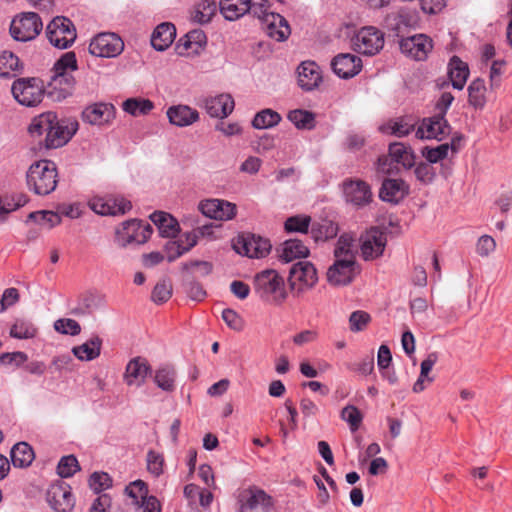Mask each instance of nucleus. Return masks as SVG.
I'll return each mask as SVG.
<instances>
[{"instance_id":"obj_1","label":"nucleus","mask_w":512,"mask_h":512,"mask_svg":"<svg viewBox=\"0 0 512 512\" xmlns=\"http://www.w3.org/2000/svg\"><path fill=\"white\" fill-rule=\"evenodd\" d=\"M78 123L72 119L58 120L54 112H46L35 117L29 127L32 136L45 134V147L55 149L64 146L76 133Z\"/></svg>"},{"instance_id":"obj_2","label":"nucleus","mask_w":512,"mask_h":512,"mask_svg":"<svg viewBox=\"0 0 512 512\" xmlns=\"http://www.w3.org/2000/svg\"><path fill=\"white\" fill-rule=\"evenodd\" d=\"M255 294L271 304H282L287 298L284 278L274 269H265L253 278Z\"/></svg>"},{"instance_id":"obj_3","label":"nucleus","mask_w":512,"mask_h":512,"mask_svg":"<svg viewBox=\"0 0 512 512\" xmlns=\"http://www.w3.org/2000/svg\"><path fill=\"white\" fill-rule=\"evenodd\" d=\"M57 168L50 160L33 163L27 171V185L37 195H48L57 186Z\"/></svg>"},{"instance_id":"obj_4","label":"nucleus","mask_w":512,"mask_h":512,"mask_svg":"<svg viewBox=\"0 0 512 512\" xmlns=\"http://www.w3.org/2000/svg\"><path fill=\"white\" fill-rule=\"evenodd\" d=\"M152 234L150 224L130 219L124 221L115 232V242L119 247L126 248L132 245H141L147 242Z\"/></svg>"},{"instance_id":"obj_5","label":"nucleus","mask_w":512,"mask_h":512,"mask_svg":"<svg viewBox=\"0 0 512 512\" xmlns=\"http://www.w3.org/2000/svg\"><path fill=\"white\" fill-rule=\"evenodd\" d=\"M11 91L19 104L34 107L43 99L44 84L36 77L19 78L13 82Z\"/></svg>"},{"instance_id":"obj_6","label":"nucleus","mask_w":512,"mask_h":512,"mask_svg":"<svg viewBox=\"0 0 512 512\" xmlns=\"http://www.w3.org/2000/svg\"><path fill=\"white\" fill-rule=\"evenodd\" d=\"M351 46L360 54L375 55L384 46V33L374 26L362 27L352 37Z\"/></svg>"},{"instance_id":"obj_7","label":"nucleus","mask_w":512,"mask_h":512,"mask_svg":"<svg viewBox=\"0 0 512 512\" xmlns=\"http://www.w3.org/2000/svg\"><path fill=\"white\" fill-rule=\"evenodd\" d=\"M46 34L49 42L59 49L70 47L77 37L72 21L63 16L55 17L47 25Z\"/></svg>"},{"instance_id":"obj_8","label":"nucleus","mask_w":512,"mask_h":512,"mask_svg":"<svg viewBox=\"0 0 512 512\" xmlns=\"http://www.w3.org/2000/svg\"><path fill=\"white\" fill-rule=\"evenodd\" d=\"M43 28V23L34 12H25L16 16L10 25L11 36L21 42L34 39Z\"/></svg>"},{"instance_id":"obj_9","label":"nucleus","mask_w":512,"mask_h":512,"mask_svg":"<svg viewBox=\"0 0 512 512\" xmlns=\"http://www.w3.org/2000/svg\"><path fill=\"white\" fill-rule=\"evenodd\" d=\"M123 40L115 33L103 32L93 37L89 44V52L96 57L114 58L122 53Z\"/></svg>"},{"instance_id":"obj_10","label":"nucleus","mask_w":512,"mask_h":512,"mask_svg":"<svg viewBox=\"0 0 512 512\" xmlns=\"http://www.w3.org/2000/svg\"><path fill=\"white\" fill-rule=\"evenodd\" d=\"M288 280L292 290L302 293L317 283V270L311 262L299 261L291 267Z\"/></svg>"},{"instance_id":"obj_11","label":"nucleus","mask_w":512,"mask_h":512,"mask_svg":"<svg viewBox=\"0 0 512 512\" xmlns=\"http://www.w3.org/2000/svg\"><path fill=\"white\" fill-rule=\"evenodd\" d=\"M387 245V235L378 228L365 231L359 239L361 256L365 261L381 257Z\"/></svg>"},{"instance_id":"obj_12","label":"nucleus","mask_w":512,"mask_h":512,"mask_svg":"<svg viewBox=\"0 0 512 512\" xmlns=\"http://www.w3.org/2000/svg\"><path fill=\"white\" fill-rule=\"evenodd\" d=\"M233 248L240 255L249 258H263L270 252L271 244L265 238L254 234H246L235 239Z\"/></svg>"},{"instance_id":"obj_13","label":"nucleus","mask_w":512,"mask_h":512,"mask_svg":"<svg viewBox=\"0 0 512 512\" xmlns=\"http://www.w3.org/2000/svg\"><path fill=\"white\" fill-rule=\"evenodd\" d=\"M88 206L99 215H122L128 212L132 205L123 197L95 195L88 200Z\"/></svg>"},{"instance_id":"obj_14","label":"nucleus","mask_w":512,"mask_h":512,"mask_svg":"<svg viewBox=\"0 0 512 512\" xmlns=\"http://www.w3.org/2000/svg\"><path fill=\"white\" fill-rule=\"evenodd\" d=\"M46 499L55 512H71L75 505V498L72 495L71 487L61 481L49 486Z\"/></svg>"},{"instance_id":"obj_15","label":"nucleus","mask_w":512,"mask_h":512,"mask_svg":"<svg viewBox=\"0 0 512 512\" xmlns=\"http://www.w3.org/2000/svg\"><path fill=\"white\" fill-rule=\"evenodd\" d=\"M359 274L357 262L334 260L326 272L327 281L331 286H347Z\"/></svg>"},{"instance_id":"obj_16","label":"nucleus","mask_w":512,"mask_h":512,"mask_svg":"<svg viewBox=\"0 0 512 512\" xmlns=\"http://www.w3.org/2000/svg\"><path fill=\"white\" fill-rule=\"evenodd\" d=\"M77 59L74 52H67L63 54L54 64L51 84L54 87L64 84L67 89H70L74 84V78L71 73L76 71Z\"/></svg>"},{"instance_id":"obj_17","label":"nucleus","mask_w":512,"mask_h":512,"mask_svg":"<svg viewBox=\"0 0 512 512\" xmlns=\"http://www.w3.org/2000/svg\"><path fill=\"white\" fill-rule=\"evenodd\" d=\"M198 209L204 216L220 221L233 219L237 211L235 204L221 199L203 200L199 203Z\"/></svg>"},{"instance_id":"obj_18","label":"nucleus","mask_w":512,"mask_h":512,"mask_svg":"<svg viewBox=\"0 0 512 512\" xmlns=\"http://www.w3.org/2000/svg\"><path fill=\"white\" fill-rule=\"evenodd\" d=\"M432 48V40L425 34H416L400 42L402 53L417 61L425 60Z\"/></svg>"},{"instance_id":"obj_19","label":"nucleus","mask_w":512,"mask_h":512,"mask_svg":"<svg viewBox=\"0 0 512 512\" xmlns=\"http://www.w3.org/2000/svg\"><path fill=\"white\" fill-rule=\"evenodd\" d=\"M343 192L347 202L361 207L372 201L370 186L360 179L348 180L343 185Z\"/></svg>"},{"instance_id":"obj_20","label":"nucleus","mask_w":512,"mask_h":512,"mask_svg":"<svg viewBox=\"0 0 512 512\" xmlns=\"http://www.w3.org/2000/svg\"><path fill=\"white\" fill-rule=\"evenodd\" d=\"M331 67L338 77L349 79L359 74L362 69V60L357 55L342 53L333 58Z\"/></svg>"},{"instance_id":"obj_21","label":"nucleus","mask_w":512,"mask_h":512,"mask_svg":"<svg viewBox=\"0 0 512 512\" xmlns=\"http://www.w3.org/2000/svg\"><path fill=\"white\" fill-rule=\"evenodd\" d=\"M115 118V107L110 103H94L87 106L82 112L84 122L103 126L110 124Z\"/></svg>"},{"instance_id":"obj_22","label":"nucleus","mask_w":512,"mask_h":512,"mask_svg":"<svg viewBox=\"0 0 512 512\" xmlns=\"http://www.w3.org/2000/svg\"><path fill=\"white\" fill-rule=\"evenodd\" d=\"M450 133V126L442 115H437L426 119L418 127L416 137L420 139H438L441 140Z\"/></svg>"},{"instance_id":"obj_23","label":"nucleus","mask_w":512,"mask_h":512,"mask_svg":"<svg viewBox=\"0 0 512 512\" xmlns=\"http://www.w3.org/2000/svg\"><path fill=\"white\" fill-rule=\"evenodd\" d=\"M151 373L148 361L142 357L131 359L126 365L124 381L128 386L140 387Z\"/></svg>"},{"instance_id":"obj_24","label":"nucleus","mask_w":512,"mask_h":512,"mask_svg":"<svg viewBox=\"0 0 512 512\" xmlns=\"http://www.w3.org/2000/svg\"><path fill=\"white\" fill-rule=\"evenodd\" d=\"M298 84L305 91L314 90L322 81L320 67L314 61L302 62L298 69Z\"/></svg>"},{"instance_id":"obj_25","label":"nucleus","mask_w":512,"mask_h":512,"mask_svg":"<svg viewBox=\"0 0 512 512\" xmlns=\"http://www.w3.org/2000/svg\"><path fill=\"white\" fill-rule=\"evenodd\" d=\"M409 193V185L402 179H385L379 191L381 200L398 203Z\"/></svg>"},{"instance_id":"obj_26","label":"nucleus","mask_w":512,"mask_h":512,"mask_svg":"<svg viewBox=\"0 0 512 512\" xmlns=\"http://www.w3.org/2000/svg\"><path fill=\"white\" fill-rule=\"evenodd\" d=\"M204 108L211 117L223 119L232 113L234 100L229 94H220L207 98Z\"/></svg>"},{"instance_id":"obj_27","label":"nucleus","mask_w":512,"mask_h":512,"mask_svg":"<svg viewBox=\"0 0 512 512\" xmlns=\"http://www.w3.org/2000/svg\"><path fill=\"white\" fill-rule=\"evenodd\" d=\"M169 122L177 127H187L199 120V113L188 105H174L167 109Z\"/></svg>"},{"instance_id":"obj_28","label":"nucleus","mask_w":512,"mask_h":512,"mask_svg":"<svg viewBox=\"0 0 512 512\" xmlns=\"http://www.w3.org/2000/svg\"><path fill=\"white\" fill-rule=\"evenodd\" d=\"M150 219L158 228L159 234L164 238H174L180 232L178 221L166 212H154L150 215Z\"/></svg>"},{"instance_id":"obj_29","label":"nucleus","mask_w":512,"mask_h":512,"mask_svg":"<svg viewBox=\"0 0 512 512\" xmlns=\"http://www.w3.org/2000/svg\"><path fill=\"white\" fill-rule=\"evenodd\" d=\"M251 0H220L219 10L228 21H236L250 12Z\"/></svg>"},{"instance_id":"obj_30","label":"nucleus","mask_w":512,"mask_h":512,"mask_svg":"<svg viewBox=\"0 0 512 512\" xmlns=\"http://www.w3.org/2000/svg\"><path fill=\"white\" fill-rule=\"evenodd\" d=\"M176 28L172 23L159 24L151 36V44L158 51L166 50L174 41Z\"/></svg>"},{"instance_id":"obj_31","label":"nucleus","mask_w":512,"mask_h":512,"mask_svg":"<svg viewBox=\"0 0 512 512\" xmlns=\"http://www.w3.org/2000/svg\"><path fill=\"white\" fill-rule=\"evenodd\" d=\"M469 67L467 63L459 57L453 56L448 63V76L453 88L462 90L469 77Z\"/></svg>"},{"instance_id":"obj_32","label":"nucleus","mask_w":512,"mask_h":512,"mask_svg":"<svg viewBox=\"0 0 512 512\" xmlns=\"http://www.w3.org/2000/svg\"><path fill=\"white\" fill-rule=\"evenodd\" d=\"M263 24L266 26L267 34L276 41L286 40L291 33L287 20L278 13L270 15Z\"/></svg>"},{"instance_id":"obj_33","label":"nucleus","mask_w":512,"mask_h":512,"mask_svg":"<svg viewBox=\"0 0 512 512\" xmlns=\"http://www.w3.org/2000/svg\"><path fill=\"white\" fill-rule=\"evenodd\" d=\"M102 340L93 336L81 345L72 348L73 355L80 361H92L101 353Z\"/></svg>"},{"instance_id":"obj_34","label":"nucleus","mask_w":512,"mask_h":512,"mask_svg":"<svg viewBox=\"0 0 512 512\" xmlns=\"http://www.w3.org/2000/svg\"><path fill=\"white\" fill-rule=\"evenodd\" d=\"M334 260L356 262L354 238L351 234H342L334 248Z\"/></svg>"},{"instance_id":"obj_35","label":"nucleus","mask_w":512,"mask_h":512,"mask_svg":"<svg viewBox=\"0 0 512 512\" xmlns=\"http://www.w3.org/2000/svg\"><path fill=\"white\" fill-rule=\"evenodd\" d=\"M309 255L308 247L299 239L286 240L280 249V258L291 262L297 258H306Z\"/></svg>"},{"instance_id":"obj_36","label":"nucleus","mask_w":512,"mask_h":512,"mask_svg":"<svg viewBox=\"0 0 512 512\" xmlns=\"http://www.w3.org/2000/svg\"><path fill=\"white\" fill-rule=\"evenodd\" d=\"M34 460V451L26 442H19L11 449V461L15 467H28Z\"/></svg>"},{"instance_id":"obj_37","label":"nucleus","mask_w":512,"mask_h":512,"mask_svg":"<svg viewBox=\"0 0 512 512\" xmlns=\"http://www.w3.org/2000/svg\"><path fill=\"white\" fill-rule=\"evenodd\" d=\"M154 107V103L151 100L141 97L128 98L122 103L123 111L134 117L147 115Z\"/></svg>"},{"instance_id":"obj_38","label":"nucleus","mask_w":512,"mask_h":512,"mask_svg":"<svg viewBox=\"0 0 512 512\" xmlns=\"http://www.w3.org/2000/svg\"><path fill=\"white\" fill-rule=\"evenodd\" d=\"M389 157L391 161L401 164L406 169L411 168L415 162L412 150L402 143L390 144Z\"/></svg>"},{"instance_id":"obj_39","label":"nucleus","mask_w":512,"mask_h":512,"mask_svg":"<svg viewBox=\"0 0 512 512\" xmlns=\"http://www.w3.org/2000/svg\"><path fill=\"white\" fill-rule=\"evenodd\" d=\"M154 382L165 392H173L176 388V371L171 366H162L155 371Z\"/></svg>"},{"instance_id":"obj_40","label":"nucleus","mask_w":512,"mask_h":512,"mask_svg":"<svg viewBox=\"0 0 512 512\" xmlns=\"http://www.w3.org/2000/svg\"><path fill=\"white\" fill-rule=\"evenodd\" d=\"M216 3L213 0H201L193 8L191 19L199 24L210 22L216 12Z\"/></svg>"},{"instance_id":"obj_41","label":"nucleus","mask_w":512,"mask_h":512,"mask_svg":"<svg viewBox=\"0 0 512 512\" xmlns=\"http://www.w3.org/2000/svg\"><path fill=\"white\" fill-rule=\"evenodd\" d=\"M337 233V224L328 219H322L319 222H315L311 228V235L315 241H326L335 237Z\"/></svg>"},{"instance_id":"obj_42","label":"nucleus","mask_w":512,"mask_h":512,"mask_svg":"<svg viewBox=\"0 0 512 512\" xmlns=\"http://www.w3.org/2000/svg\"><path fill=\"white\" fill-rule=\"evenodd\" d=\"M468 101L476 109H482L486 104V86L484 80L474 79L468 86Z\"/></svg>"},{"instance_id":"obj_43","label":"nucleus","mask_w":512,"mask_h":512,"mask_svg":"<svg viewBox=\"0 0 512 512\" xmlns=\"http://www.w3.org/2000/svg\"><path fill=\"white\" fill-rule=\"evenodd\" d=\"M458 149V144L453 140L451 145L443 143L436 147H425L422 150V155L429 163H437L447 158L449 151L456 152Z\"/></svg>"},{"instance_id":"obj_44","label":"nucleus","mask_w":512,"mask_h":512,"mask_svg":"<svg viewBox=\"0 0 512 512\" xmlns=\"http://www.w3.org/2000/svg\"><path fill=\"white\" fill-rule=\"evenodd\" d=\"M281 115L272 109H263L259 111L252 120V126L255 129H269L278 125L281 121Z\"/></svg>"},{"instance_id":"obj_45","label":"nucleus","mask_w":512,"mask_h":512,"mask_svg":"<svg viewBox=\"0 0 512 512\" xmlns=\"http://www.w3.org/2000/svg\"><path fill=\"white\" fill-rule=\"evenodd\" d=\"M272 506V500L269 495H267L262 490L250 491L248 498L245 503L242 504V510L245 509H262L263 511H268Z\"/></svg>"},{"instance_id":"obj_46","label":"nucleus","mask_w":512,"mask_h":512,"mask_svg":"<svg viewBox=\"0 0 512 512\" xmlns=\"http://www.w3.org/2000/svg\"><path fill=\"white\" fill-rule=\"evenodd\" d=\"M287 118L298 129L311 130L315 127L314 113L304 109L291 110L288 113Z\"/></svg>"},{"instance_id":"obj_47","label":"nucleus","mask_w":512,"mask_h":512,"mask_svg":"<svg viewBox=\"0 0 512 512\" xmlns=\"http://www.w3.org/2000/svg\"><path fill=\"white\" fill-rule=\"evenodd\" d=\"M21 68L19 58L9 51H4L0 55V76L11 77L14 76Z\"/></svg>"},{"instance_id":"obj_48","label":"nucleus","mask_w":512,"mask_h":512,"mask_svg":"<svg viewBox=\"0 0 512 512\" xmlns=\"http://www.w3.org/2000/svg\"><path fill=\"white\" fill-rule=\"evenodd\" d=\"M29 220L47 229H51L61 223V216L53 211H36L28 215L27 221Z\"/></svg>"},{"instance_id":"obj_49","label":"nucleus","mask_w":512,"mask_h":512,"mask_svg":"<svg viewBox=\"0 0 512 512\" xmlns=\"http://www.w3.org/2000/svg\"><path fill=\"white\" fill-rule=\"evenodd\" d=\"M37 333V328L31 321L18 319L10 329V336L16 339H30Z\"/></svg>"},{"instance_id":"obj_50","label":"nucleus","mask_w":512,"mask_h":512,"mask_svg":"<svg viewBox=\"0 0 512 512\" xmlns=\"http://www.w3.org/2000/svg\"><path fill=\"white\" fill-rule=\"evenodd\" d=\"M125 494L132 499V503L140 505L143 501L149 498L148 487L142 480H135L125 488Z\"/></svg>"},{"instance_id":"obj_51","label":"nucleus","mask_w":512,"mask_h":512,"mask_svg":"<svg viewBox=\"0 0 512 512\" xmlns=\"http://www.w3.org/2000/svg\"><path fill=\"white\" fill-rule=\"evenodd\" d=\"M311 218L307 215H296L289 217L284 224L287 232L307 233Z\"/></svg>"},{"instance_id":"obj_52","label":"nucleus","mask_w":512,"mask_h":512,"mask_svg":"<svg viewBox=\"0 0 512 512\" xmlns=\"http://www.w3.org/2000/svg\"><path fill=\"white\" fill-rule=\"evenodd\" d=\"M79 469L78 460L73 455L62 457L57 466V472L63 478L73 476Z\"/></svg>"},{"instance_id":"obj_53","label":"nucleus","mask_w":512,"mask_h":512,"mask_svg":"<svg viewBox=\"0 0 512 512\" xmlns=\"http://www.w3.org/2000/svg\"><path fill=\"white\" fill-rule=\"evenodd\" d=\"M341 419L347 422L351 431L354 432L360 427L363 416L357 407L348 405L342 409Z\"/></svg>"},{"instance_id":"obj_54","label":"nucleus","mask_w":512,"mask_h":512,"mask_svg":"<svg viewBox=\"0 0 512 512\" xmlns=\"http://www.w3.org/2000/svg\"><path fill=\"white\" fill-rule=\"evenodd\" d=\"M146 462L148 472L155 477H158L163 473L164 457L161 453L149 450L146 456Z\"/></svg>"},{"instance_id":"obj_55","label":"nucleus","mask_w":512,"mask_h":512,"mask_svg":"<svg viewBox=\"0 0 512 512\" xmlns=\"http://www.w3.org/2000/svg\"><path fill=\"white\" fill-rule=\"evenodd\" d=\"M371 321V316L362 310H357L351 313L349 317V328L352 332H360L366 329Z\"/></svg>"},{"instance_id":"obj_56","label":"nucleus","mask_w":512,"mask_h":512,"mask_svg":"<svg viewBox=\"0 0 512 512\" xmlns=\"http://www.w3.org/2000/svg\"><path fill=\"white\" fill-rule=\"evenodd\" d=\"M54 328L57 332L67 335H78L81 332L79 323L70 318L58 319L54 322Z\"/></svg>"},{"instance_id":"obj_57","label":"nucleus","mask_w":512,"mask_h":512,"mask_svg":"<svg viewBox=\"0 0 512 512\" xmlns=\"http://www.w3.org/2000/svg\"><path fill=\"white\" fill-rule=\"evenodd\" d=\"M179 242L182 244L183 248H180L179 252L177 253H170L168 256V261H174L184 253L188 252L191 248H193L198 242V235L195 232L185 233Z\"/></svg>"},{"instance_id":"obj_58","label":"nucleus","mask_w":512,"mask_h":512,"mask_svg":"<svg viewBox=\"0 0 512 512\" xmlns=\"http://www.w3.org/2000/svg\"><path fill=\"white\" fill-rule=\"evenodd\" d=\"M250 12L253 16L257 17L262 23L269 18L270 15L275 14L270 11L269 0H251Z\"/></svg>"},{"instance_id":"obj_59","label":"nucleus","mask_w":512,"mask_h":512,"mask_svg":"<svg viewBox=\"0 0 512 512\" xmlns=\"http://www.w3.org/2000/svg\"><path fill=\"white\" fill-rule=\"evenodd\" d=\"M89 485L96 493L108 489L112 485V480L107 473L95 472L90 476Z\"/></svg>"},{"instance_id":"obj_60","label":"nucleus","mask_w":512,"mask_h":512,"mask_svg":"<svg viewBox=\"0 0 512 512\" xmlns=\"http://www.w3.org/2000/svg\"><path fill=\"white\" fill-rule=\"evenodd\" d=\"M172 287L167 281L157 283L152 291L151 298L155 303H164L170 299Z\"/></svg>"},{"instance_id":"obj_61","label":"nucleus","mask_w":512,"mask_h":512,"mask_svg":"<svg viewBox=\"0 0 512 512\" xmlns=\"http://www.w3.org/2000/svg\"><path fill=\"white\" fill-rule=\"evenodd\" d=\"M496 249V242L489 235H482L476 244V252L481 257H488Z\"/></svg>"},{"instance_id":"obj_62","label":"nucleus","mask_w":512,"mask_h":512,"mask_svg":"<svg viewBox=\"0 0 512 512\" xmlns=\"http://www.w3.org/2000/svg\"><path fill=\"white\" fill-rule=\"evenodd\" d=\"M414 173L417 180L424 184L431 183L435 177L434 168L430 164L424 162L416 165Z\"/></svg>"},{"instance_id":"obj_63","label":"nucleus","mask_w":512,"mask_h":512,"mask_svg":"<svg viewBox=\"0 0 512 512\" xmlns=\"http://www.w3.org/2000/svg\"><path fill=\"white\" fill-rule=\"evenodd\" d=\"M222 319L233 330L241 331L243 329V319L232 309L223 310Z\"/></svg>"},{"instance_id":"obj_64","label":"nucleus","mask_w":512,"mask_h":512,"mask_svg":"<svg viewBox=\"0 0 512 512\" xmlns=\"http://www.w3.org/2000/svg\"><path fill=\"white\" fill-rule=\"evenodd\" d=\"M19 300V292L16 288H7L4 290L0 299V313L17 303Z\"/></svg>"}]
</instances>
